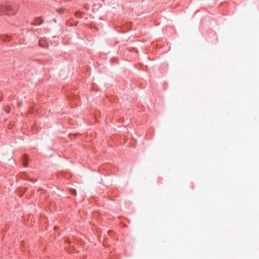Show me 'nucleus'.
Returning a JSON list of instances; mask_svg holds the SVG:
<instances>
[{
    "label": "nucleus",
    "instance_id": "obj_1",
    "mask_svg": "<svg viewBox=\"0 0 259 259\" xmlns=\"http://www.w3.org/2000/svg\"><path fill=\"white\" fill-rule=\"evenodd\" d=\"M10 9L11 8L9 6L0 5V15L3 14H11L9 13Z\"/></svg>",
    "mask_w": 259,
    "mask_h": 259
},
{
    "label": "nucleus",
    "instance_id": "obj_2",
    "mask_svg": "<svg viewBox=\"0 0 259 259\" xmlns=\"http://www.w3.org/2000/svg\"><path fill=\"white\" fill-rule=\"evenodd\" d=\"M1 40L4 41H7L10 40V37L9 36L2 35L0 37Z\"/></svg>",
    "mask_w": 259,
    "mask_h": 259
},
{
    "label": "nucleus",
    "instance_id": "obj_3",
    "mask_svg": "<svg viewBox=\"0 0 259 259\" xmlns=\"http://www.w3.org/2000/svg\"><path fill=\"white\" fill-rule=\"evenodd\" d=\"M42 23V21L40 18H38L35 20V22L32 24L34 25H40Z\"/></svg>",
    "mask_w": 259,
    "mask_h": 259
},
{
    "label": "nucleus",
    "instance_id": "obj_4",
    "mask_svg": "<svg viewBox=\"0 0 259 259\" xmlns=\"http://www.w3.org/2000/svg\"><path fill=\"white\" fill-rule=\"evenodd\" d=\"M39 46H40L41 47H45V45H43V43L42 42V40H39Z\"/></svg>",
    "mask_w": 259,
    "mask_h": 259
},
{
    "label": "nucleus",
    "instance_id": "obj_5",
    "mask_svg": "<svg viewBox=\"0 0 259 259\" xmlns=\"http://www.w3.org/2000/svg\"><path fill=\"white\" fill-rule=\"evenodd\" d=\"M72 193H73V194H76V191H75V190H72Z\"/></svg>",
    "mask_w": 259,
    "mask_h": 259
},
{
    "label": "nucleus",
    "instance_id": "obj_6",
    "mask_svg": "<svg viewBox=\"0 0 259 259\" xmlns=\"http://www.w3.org/2000/svg\"><path fill=\"white\" fill-rule=\"evenodd\" d=\"M24 165L25 166H27V163L26 162L24 163Z\"/></svg>",
    "mask_w": 259,
    "mask_h": 259
}]
</instances>
